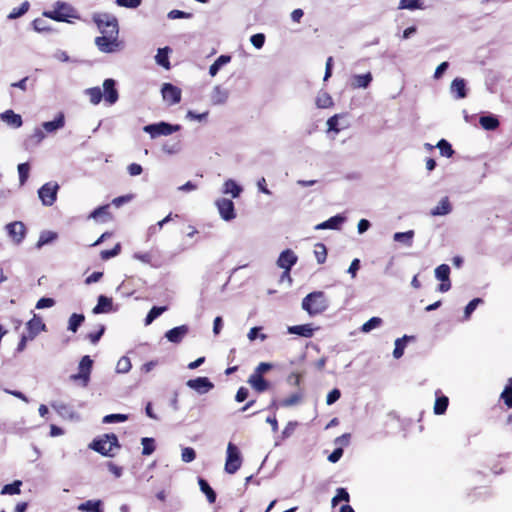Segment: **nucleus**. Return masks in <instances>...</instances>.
Segmentation results:
<instances>
[{"label":"nucleus","instance_id":"nucleus-45","mask_svg":"<svg viewBox=\"0 0 512 512\" xmlns=\"http://www.w3.org/2000/svg\"><path fill=\"white\" fill-rule=\"evenodd\" d=\"M449 399L446 396L437 397L434 404V413L436 415H442L446 412L448 407Z\"/></svg>","mask_w":512,"mask_h":512},{"label":"nucleus","instance_id":"nucleus-24","mask_svg":"<svg viewBox=\"0 0 512 512\" xmlns=\"http://www.w3.org/2000/svg\"><path fill=\"white\" fill-rule=\"evenodd\" d=\"M373 80V76L370 72L365 74H356L352 76L351 87L354 89H366L369 87Z\"/></svg>","mask_w":512,"mask_h":512},{"label":"nucleus","instance_id":"nucleus-7","mask_svg":"<svg viewBox=\"0 0 512 512\" xmlns=\"http://www.w3.org/2000/svg\"><path fill=\"white\" fill-rule=\"evenodd\" d=\"M93 366V360L90 356H83L78 365V373L72 374L70 379L74 382H81L83 387H86L90 381V374Z\"/></svg>","mask_w":512,"mask_h":512},{"label":"nucleus","instance_id":"nucleus-14","mask_svg":"<svg viewBox=\"0 0 512 512\" xmlns=\"http://www.w3.org/2000/svg\"><path fill=\"white\" fill-rule=\"evenodd\" d=\"M164 101L169 105L178 104L181 101V90L171 83H164L161 89Z\"/></svg>","mask_w":512,"mask_h":512},{"label":"nucleus","instance_id":"nucleus-28","mask_svg":"<svg viewBox=\"0 0 512 512\" xmlns=\"http://www.w3.org/2000/svg\"><path fill=\"white\" fill-rule=\"evenodd\" d=\"M452 211V206L448 197H443L439 203L430 211L432 216H445Z\"/></svg>","mask_w":512,"mask_h":512},{"label":"nucleus","instance_id":"nucleus-6","mask_svg":"<svg viewBox=\"0 0 512 512\" xmlns=\"http://www.w3.org/2000/svg\"><path fill=\"white\" fill-rule=\"evenodd\" d=\"M242 464V456L239 448L229 442L226 450L225 471L228 474H235Z\"/></svg>","mask_w":512,"mask_h":512},{"label":"nucleus","instance_id":"nucleus-46","mask_svg":"<svg viewBox=\"0 0 512 512\" xmlns=\"http://www.w3.org/2000/svg\"><path fill=\"white\" fill-rule=\"evenodd\" d=\"M382 322L383 321H382V319L380 317H372V318H370L367 322H365L362 325L361 331L363 333H369L373 329H376V328L380 327Z\"/></svg>","mask_w":512,"mask_h":512},{"label":"nucleus","instance_id":"nucleus-18","mask_svg":"<svg viewBox=\"0 0 512 512\" xmlns=\"http://www.w3.org/2000/svg\"><path fill=\"white\" fill-rule=\"evenodd\" d=\"M188 332L189 327L187 325H180L168 330L165 333V338L171 343L179 344Z\"/></svg>","mask_w":512,"mask_h":512},{"label":"nucleus","instance_id":"nucleus-1","mask_svg":"<svg viewBox=\"0 0 512 512\" xmlns=\"http://www.w3.org/2000/svg\"><path fill=\"white\" fill-rule=\"evenodd\" d=\"M301 307L309 316H316L327 310L329 300L324 292L314 291L302 299Z\"/></svg>","mask_w":512,"mask_h":512},{"label":"nucleus","instance_id":"nucleus-29","mask_svg":"<svg viewBox=\"0 0 512 512\" xmlns=\"http://www.w3.org/2000/svg\"><path fill=\"white\" fill-rule=\"evenodd\" d=\"M112 304H113V302H112L111 298L104 296V295H100L98 297L97 305L93 308V313L94 314L107 313V312L111 311Z\"/></svg>","mask_w":512,"mask_h":512},{"label":"nucleus","instance_id":"nucleus-9","mask_svg":"<svg viewBox=\"0 0 512 512\" xmlns=\"http://www.w3.org/2000/svg\"><path fill=\"white\" fill-rule=\"evenodd\" d=\"M6 233L15 245L23 242L26 236V227L21 221H14L5 226Z\"/></svg>","mask_w":512,"mask_h":512},{"label":"nucleus","instance_id":"nucleus-23","mask_svg":"<svg viewBox=\"0 0 512 512\" xmlns=\"http://www.w3.org/2000/svg\"><path fill=\"white\" fill-rule=\"evenodd\" d=\"M243 191L242 186H240L235 180L227 179L222 185L221 192L225 195H230L232 198H238Z\"/></svg>","mask_w":512,"mask_h":512},{"label":"nucleus","instance_id":"nucleus-21","mask_svg":"<svg viewBox=\"0 0 512 512\" xmlns=\"http://www.w3.org/2000/svg\"><path fill=\"white\" fill-rule=\"evenodd\" d=\"M26 327L30 340H33L41 331H44L46 328L42 319L35 314L33 315V318L27 322Z\"/></svg>","mask_w":512,"mask_h":512},{"label":"nucleus","instance_id":"nucleus-13","mask_svg":"<svg viewBox=\"0 0 512 512\" xmlns=\"http://www.w3.org/2000/svg\"><path fill=\"white\" fill-rule=\"evenodd\" d=\"M116 81L108 78L103 82V99L108 105H113L118 101L119 94L116 89Z\"/></svg>","mask_w":512,"mask_h":512},{"label":"nucleus","instance_id":"nucleus-37","mask_svg":"<svg viewBox=\"0 0 512 512\" xmlns=\"http://www.w3.org/2000/svg\"><path fill=\"white\" fill-rule=\"evenodd\" d=\"M162 151L167 155H175L182 151V143L180 140L168 141L162 145Z\"/></svg>","mask_w":512,"mask_h":512},{"label":"nucleus","instance_id":"nucleus-31","mask_svg":"<svg viewBox=\"0 0 512 512\" xmlns=\"http://www.w3.org/2000/svg\"><path fill=\"white\" fill-rule=\"evenodd\" d=\"M479 123L483 129L493 131L499 127V120L494 115H484L479 119Z\"/></svg>","mask_w":512,"mask_h":512},{"label":"nucleus","instance_id":"nucleus-56","mask_svg":"<svg viewBox=\"0 0 512 512\" xmlns=\"http://www.w3.org/2000/svg\"><path fill=\"white\" fill-rule=\"evenodd\" d=\"M196 458V452L191 447H185L182 449L181 459L185 463H190Z\"/></svg>","mask_w":512,"mask_h":512},{"label":"nucleus","instance_id":"nucleus-61","mask_svg":"<svg viewBox=\"0 0 512 512\" xmlns=\"http://www.w3.org/2000/svg\"><path fill=\"white\" fill-rule=\"evenodd\" d=\"M29 9V3L24 2L18 9H14L8 16L9 19H16L25 14Z\"/></svg>","mask_w":512,"mask_h":512},{"label":"nucleus","instance_id":"nucleus-17","mask_svg":"<svg viewBox=\"0 0 512 512\" xmlns=\"http://www.w3.org/2000/svg\"><path fill=\"white\" fill-rule=\"evenodd\" d=\"M51 406L64 419L79 420L80 418L79 414L69 404L64 402H54Z\"/></svg>","mask_w":512,"mask_h":512},{"label":"nucleus","instance_id":"nucleus-53","mask_svg":"<svg viewBox=\"0 0 512 512\" xmlns=\"http://www.w3.org/2000/svg\"><path fill=\"white\" fill-rule=\"evenodd\" d=\"M128 420L127 414H109L104 416L103 423L111 424V423H120Z\"/></svg>","mask_w":512,"mask_h":512},{"label":"nucleus","instance_id":"nucleus-41","mask_svg":"<svg viewBox=\"0 0 512 512\" xmlns=\"http://www.w3.org/2000/svg\"><path fill=\"white\" fill-rule=\"evenodd\" d=\"M315 103L318 108L325 109L333 105V100L327 92H320L316 97Z\"/></svg>","mask_w":512,"mask_h":512},{"label":"nucleus","instance_id":"nucleus-25","mask_svg":"<svg viewBox=\"0 0 512 512\" xmlns=\"http://www.w3.org/2000/svg\"><path fill=\"white\" fill-rule=\"evenodd\" d=\"M314 331L315 328L312 326V324H302L288 327V333L305 338H311L314 335Z\"/></svg>","mask_w":512,"mask_h":512},{"label":"nucleus","instance_id":"nucleus-63","mask_svg":"<svg viewBox=\"0 0 512 512\" xmlns=\"http://www.w3.org/2000/svg\"><path fill=\"white\" fill-rule=\"evenodd\" d=\"M261 330V327H253L250 329V331L247 334V337L250 341H254L257 338H260L261 341H264L267 339L266 334H259V331Z\"/></svg>","mask_w":512,"mask_h":512},{"label":"nucleus","instance_id":"nucleus-15","mask_svg":"<svg viewBox=\"0 0 512 512\" xmlns=\"http://www.w3.org/2000/svg\"><path fill=\"white\" fill-rule=\"evenodd\" d=\"M186 385L200 395L206 394L214 388V384L207 377L190 379L186 382Z\"/></svg>","mask_w":512,"mask_h":512},{"label":"nucleus","instance_id":"nucleus-55","mask_svg":"<svg viewBox=\"0 0 512 512\" xmlns=\"http://www.w3.org/2000/svg\"><path fill=\"white\" fill-rule=\"evenodd\" d=\"M30 166L28 163H21L18 165V174L20 185H24L29 177Z\"/></svg>","mask_w":512,"mask_h":512},{"label":"nucleus","instance_id":"nucleus-8","mask_svg":"<svg viewBox=\"0 0 512 512\" xmlns=\"http://www.w3.org/2000/svg\"><path fill=\"white\" fill-rule=\"evenodd\" d=\"M95 45L103 53H113L119 49L120 43L118 36L114 34H102L95 38Z\"/></svg>","mask_w":512,"mask_h":512},{"label":"nucleus","instance_id":"nucleus-20","mask_svg":"<svg viewBox=\"0 0 512 512\" xmlns=\"http://www.w3.org/2000/svg\"><path fill=\"white\" fill-rule=\"evenodd\" d=\"M65 126V116L60 112L54 120L43 122L41 127L47 134H54Z\"/></svg>","mask_w":512,"mask_h":512},{"label":"nucleus","instance_id":"nucleus-62","mask_svg":"<svg viewBox=\"0 0 512 512\" xmlns=\"http://www.w3.org/2000/svg\"><path fill=\"white\" fill-rule=\"evenodd\" d=\"M120 250H121V246L118 243V244L115 245V247L113 249L103 250L101 252V258L103 260H108L110 258H113V257L117 256L120 253Z\"/></svg>","mask_w":512,"mask_h":512},{"label":"nucleus","instance_id":"nucleus-34","mask_svg":"<svg viewBox=\"0 0 512 512\" xmlns=\"http://www.w3.org/2000/svg\"><path fill=\"white\" fill-rule=\"evenodd\" d=\"M101 506V500H88L84 503H81L78 506V510L82 512H103Z\"/></svg>","mask_w":512,"mask_h":512},{"label":"nucleus","instance_id":"nucleus-57","mask_svg":"<svg viewBox=\"0 0 512 512\" xmlns=\"http://www.w3.org/2000/svg\"><path fill=\"white\" fill-rule=\"evenodd\" d=\"M301 394L300 393H294L290 395L289 397L283 399L281 401V406L283 407H291L294 405H297L301 400Z\"/></svg>","mask_w":512,"mask_h":512},{"label":"nucleus","instance_id":"nucleus-5","mask_svg":"<svg viewBox=\"0 0 512 512\" xmlns=\"http://www.w3.org/2000/svg\"><path fill=\"white\" fill-rule=\"evenodd\" d=\"M180 129L181 126L179 124H170L164 121L148 124L143 127V131L149 134L152 139H155L159 136H169L175 132H178Z\"/></svg>","mask_w":512,"mask_h":512},{"label":"nucleus","instance_id":"nucleus-33","mask_svg":"<svg viewBox=\"0 0 512 512\" xmlns=\"http://www.w3.org/2000/svg\"><path fill=\"white\" fill-rule=\"evenodd\" d=\"M414 231L408 230L406 232H396L393 235V240L398 243H403L408 247H411L413 244Z\"/></svg>","mask_w":512,"mask_h":512},{"label":"nucleus","instance_id":"nucleus-54","mask_svg":"<svg viewBox=\"0 0 512 512\" xmlns=\"http://www.w3.org/2000/svg\"><path fill=\"white\" fill-rule=\"evenodd\" d=\"M399 9H422L421 0H400Z\"/></svg>","mask_w":512,"mask_h":512},{"label":"nucleus","instance_id":"nucleus-42","mask_svg":"<svg viewBox=\"0 0 512 512\" xmlns=\"http://www.w3.org/2000/svg\"><path fill=\"white\" fill-rule=\"evenodd\" d=\"M85 94L89 97L93 105H97L103 99L102 90L100 87H92L85 90Z\"/></svg>","mask_w":512,"mask_h":512},{"label":"nucleus","instance_id":"nucleus-26","mask_svg":"<svg viewBox=\"0 0 512 512\" xmlns=\"http://www.w3.org/2000/svg\"><path fill=\"white\" fill-rule=\"evenodd\" d=\"M345 217L338 214V215H335L331 218H329L328 220L318 224L316 226V229L317 230H324V229H334V230H337L340 228V226L345 222Z\"/></svg>","mask_w":512,"mask_h":512},{"label":"nucleus","instance_id":"nucleus-16","mask_svg":"<svg viewBox=\"0 0 512 512\" xmlns=\"http://www.w3.org/2000/svg\"><path fill=\"white\" fill-rule=\"evenodd\" d=\"M297 255L290 249L282 251L277 259V266L283 270L291 271V268L297 263Z\"/></svg>","mask_w":512,"mask_h":512},{"label":"nucleus","instance_id":"nucleus-64","mask_svg":"<svg viewBox=\"0 0 512 512\" xmlns=\"http://www.w3.org/2000/svg\"><path fill=\"white\" fill-rule=\"evenodd\" d=\"M33 28L37 32H46L50 30L47 22L40 18L33 21Z\"/></svg>","mask_w":512,"mask_h":512},{"label":"nucleus","instance_id":"nucleus-44","mask_svg":"<svg viewBox=\"0 0 512 512\" xmlns=\"http://www.w3.org/2000/svg\"><path fill=\"white\" fill-rule=\"evenodd\" d=\"M22 486V481L15 480L11 484H6L2 487L1 494L2 495H17L20 494Z\"/></svg>","mask_w":512,"mask_h":512},{"label":"nucleus","instance_id":"nucleus-51","mask_svg":"<svg viewBox=\"0 0 512 512\" xmlns=\"http://www.w3.org/2000/svg\"><path fill=\"white\" fill-rule=\"evenodd\" d=\"M350 496L345 488H338L336 490V495L332 498V506H336L339 502L345 501L349 502Z\"/></svg>","mask_w":512,"mask_h":512},{"label":"nucleus","instance_id":"nucleus-11","mask_svg":"<svg viewBox=\"0 0 512 512\" xmlns=\"http://www.w3.org/2000/svg\"><path fill=\"white\" fill-rule=\"evenodd\" d=\"M220 217L225 221H231L236 217L235 207L232 200L219 198L215 201Z\"/></svg>","mask_w":512,"mask_h":512},{"label":"nucleus","instance_id":"nucleus-39","mask_svg":"<svg viewBox=\"0 0 512 512\" xmlns=\"http://www.w3.org/2000/svg\"><path fill=\"white\" fill-rule=\"evenodd\" d=\"M411 338L412 337L404 335L403 337L396 339L395 348L393 351L394 358L399 359L403 356L406 344Z\"/></svg>","mask_w":512,"mask_h":512},{"label":"nucleus","instance_id":"nucleus-52","mask_svg":"<svg viewBox=\"0 0 512 512\" xmlns=\"http://www.w3.org/2000/svg\"><path fill=\"white\" fill-rule=\"evenodd\" d=\"M483 300L481 298H474L473 300H471L465 307L464 309V317L463 319L464 320H468L471 316V314L475 311V309L477 308V306L482 303Z\"/></svg>","mask_w":512,"mask_h":512},{"label":"nucleus","instance_id":"nucleus-32","mask_svg":"<svg viewBox=\"0 0 512 512\" xmlns=\"http://www.w3.org/2000/svg\"><path fill=\"white\" fill-rule=\"evenodd\" d=\"M231 61V56L220 55L215 62L209 67L210 76L214 77L217 75L219 70Z\"/></svg>","mask_w":512,"mask_h":512},{"label":"nucleus","instance_id":"nucleus-4","mask_svg":"<svg viewBox=\"0 0 512 512\" xmlns=\"http://www.w3.org/2000/svg\"><path fill=\"white\" fill-rule=\"evenodd\" d=\"M43 16L58 22H69V18H78L71 5L62 1H57L53 10L44 11Z\"/></svg>","mask_w":512,"mask_h":512},{"label":"nucleus","instance_id":"nucleus-19","mask_svg":"<svg viewBox=\"0 0 512 512\" xmlns=\"http://www.w3.org/2000/svg\"><path fill=\"white\" fill-rule=\"evenodd\" d=\"M229 98V91L228 89L216 85L213 87L211 93H210V101L212 105H223L226 103V101Z\"/></svg>","mask_w":512,"mask_h":512},{"label":"nucleus","instance_id":"nucleus-60","mask_svg":"<svg viewBox=\"0 0 512 512\" xmlns=\"http://www.w3.org/2000/svg\"><path fill=\"white\" fill-rule=\"evenodd\" d=\"M46 137V133L42 127H36L30 136V139L34 141L36 144L41 143Z\"/></svg>","mask_w":512,"mask_h":512},{"label":"nucleus","instance_id":"nucleus-59","mask_svg":"<svg viewBox=\"0 0 512 512\" xmlns=\"http://www.w3.org/2000/svg\"><path fill=\"white\" fill-rule=\"evenodd\" d=\"M250 42L256 49H261L265 43V35L263 33L254 34L250 37Z\"/></svg>","mask_w":512,"mask_h":512},{"label":"nucleus","instance_id":"nucleus-3","mask_svg":"<svg viewBox=\"0 0 512 512\" xmlns=\"http://www.w3.org/2000/svg\"><path fill=\"white\" fill-rule=\"evenodd\" d=\"M118 438L115 434H104L98 439H94L89 448L100 453L103 456H113V448H118Z\"/></svg>","mask_w":512,"mask_h":512},{"label":"nucleus","instance_id":"nucleus-58","mask_svg":"<svg viewBox=\"0 0 512 512\" xmlns=\"http://www.w3.org/2000/svg\"><path fill=\"white\" fill-rule=\"evenodd\" d=\"M317 249L315 250V257L317 259V262L322 264L325 262L327 257V250L324 244H317Z\"/></svg>","mask_w":512,"mask_h":512},{"label":"nucleus","instance_id":"nucleus-47","mask_svg":"<svg viewBox=\"0 0 512 512\" xmlns=\"http://www.w3.org/2000/svg\"><path fill=\"white\" fill-rule=\"evenodd\" d=\"M500 397L507 407L512 408V377L509 378L508 384L505 386Z\"/></svg>","mask_w":512,"mask_h":512},{"label":"nucleus","instance_id":"nucleus-49","mask_svg":"<svg viewBox=\"0 0 512 512\" xmlns=\"http://www.w3.org/2000/svg\"><path fill=\"white\" fill-rule=\"evenodd\" d=\"M131 361L128 357H121L116 365V372L120 374H126L131 370Z\"/></svg>","mask_w":512,"mask_h":512},{"label":"nucleus","instance_id":"nucleus-35","mask_svg":"<svg viewBox=\"0 0 512 512\" xmlns=\"http://www.w3.org/2000/svg\"><path fill=\"white\" fill-rule=\"evenodd\" d=\"M132 257L133 259L154 268H158L160 266L154 262V257L151 252H135Z\"/></svg>","mask_w":512,"mask_h":512},{"label":"nucleus","instance_id":"nucleus-36","mask_svg":"<svg viewBox=\"0 0 512 512\" xmlns=\"http://www.w3.org/2000/svg\"><path fill=\"white\" fill-rule=\"evenodd\" d=\"M198 484H199L200 490L206 495L208 502L210 504L214 503L216 501V493L210 487L209 483L205 479L199 478Z\"/></svg>","mask_w":512,"mask_h":512},{"label":"nucleus","instance_id":"nucleus-22","mask_svg":"<svg viewBox=\"0 0 512 512\" xmlns=\"http://www.w3.org/2000/svg\"><path fill=\"white\" fill-rule=\"evenodd\" d=\"M0 119L12 128H19L22 126V117L16 114L13 110H6L0 114Z\"/></svg>","mask_w":512,"mask_h":512},{"label":"nucleus","instance_id":"nucleus-38","mask_svg":"<svg viewBox=\"0 0 512 512\" xmlns=\"http://www.w3.org/2000/svg\"><path fill=\"white\" fill-rule=\"evenodd\" d=\"M170 49L168 47L158 49V52L155 56L156 63L166 69L170 68V62L168 58V54Z\"/></svg>","mask_w":512,"mask_h":512},{"label":"nucleus","instance_id":"nucleus-50","mask_svg":"<svg viewBox=\"0 0 512 512\" xmlns=\"http://www.w3.org/2000/svg\"><path fill=\"white\" fill-rule=\"evenodd\" d=\"M436 147L440 150V154L442 156L449 158L454 154V150L452 149L451 144L445 139H441L437 143Z\"/></svg>","mask_w":512,"mask_h":512},{"label":"nucleus","instance_id":"nucleus-40","mask_svg":"<svg viewBox=\"0 0 512 512\" xmlns=\"http://www.w3.org/2000/svg\"><path fill=\"white\" fill-rule=\"evenodd\" d=\"M85 320L83 314L73 313L68 321V330L75 333Z\"/></svg>","mask_w":512,"mask_h":512},{"label":"nucleus","instance_id":"nucleus-10","mask_svg":"<svg viewBox=\"0 0 512 512\" xmlns=\"http://www.w3.org/2000/svg\"><path fill=\"white\" fill-rule=\"evenodd\" d=\"M58 189L59 186L57 183L48 182L38 190V195L43 205L51 206L54 204L57 198Z\"/></svg>","mask_w":512,"mask_h":512},{"label":"nucleus","instance_id":"nucleus-43","mask_svg":"<svg viewBox=\"0 0 512 512\" xmlns=\"http://www.w3.org/2000/svg\"><path fill=\"white\" fill-rule=\"evenodd\" d=\"M57 238V234L52 231H43L41 232L39 239L36 243V247L38 249L42 248L44 245H47L54 241Z\"/></svg>","mask_w":512,"mask_h":512},{"label":"nucleus","instance_id":"nucleus-2","mask_svg":"<svg viewBox=\"0 0 512 512\" xmlns=\"http://www.w3.org/2000/svg\"><path fill=\"white\" fill-rule=\"evenodd\" d=\"M93 21L101 34H114L118 36L119 28L117 18L109 13H96L93 15Z\"/></svg>","mask_w":512,"mask_h":512},{"label":"nucleus","instance_id":"nucleus-12","mask_svg":"<svg viewBox=\"0 0 512 512\" xmlns=\"http://www.w3.org/2000/svg\"><path fill=\"white\" fill-rule=\"evenodd\" d=\"M434 273L435 278L441 281V284L438 286V291L442 293L449 291L451 288V281L449 277L450 267L447 264H441L436 267Z\"/></svg>","mask_w":512,"mask_h":512},{"label":"nucleus","instance_id":"nucleus-30","mask_svg":"<svg viewBox=\"0 0 512 512\" xmlns=\"http://www.w3.org/2000/svg\"><path fill=\"white\" fill-rule=\"evenodd\" d=\"M248 383L257 392H264L268 389V382L259 374H251L248 379Z\"/></svg>","mask_w":512,"mask_h":512},{"label":"nucleus","instance_id":"nucleus-48","mask_svg":"<svg viewBox=\"0 0 512 512\" xmlns=\"http://www.w3.org/2000/svg\"><path fill=\"white\" fill-rule=\"evenodd\" d=\"M141 444L143 446L142 454L145 456L151 455L155 451V440L150 437H144L141 439Z\"/></svg>","mask_w":512,"mask_h":512},{"label":"nucleus","instance_id":"nucleus-27","mask_svg":"<svg viewBox=\"0 0 512 512\" xmlns=\"http://www.w3.org/2000/svg\"><path fill=\"white\" fill-rule=\"evenodd\" d=\"M450 91L455 99H463L466 97V83L462 78H456L452 81Z\"/></svg>","mask_w":512,"mask_h":512}]
</instances>
